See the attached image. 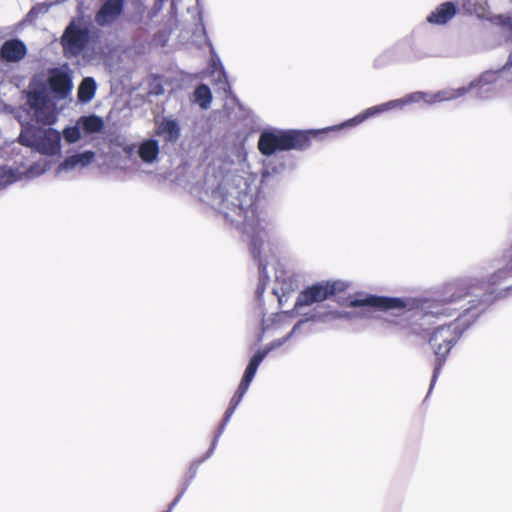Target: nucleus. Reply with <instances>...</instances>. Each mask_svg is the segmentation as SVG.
<instances>
[{"mask_svg":"<svg viewBox=\"0 0 512 512\" xmlns=\"http://www.w3.org/2000/svg\"><path fill=\"white\" fill-rule=\"evenodd\" d=\"M49 10V5L45 3L37 4L29 11L26 18L21 22V25L32 23L39 15L46 14Z\"/></svg>","mask_w":512,"mask_h":512,"instance_id":"7c9ffc66","label":"nucleus"},{"mask_svg":"<svg viewBox=\"0 0 512 512\" xmlns=\"http://www.w3.org/2000/svg\"><path fill=\"white\" fill-rule=\"evenodd\" d=\"M160 36V39L164 36H167L168 34H165V33H162V34H158Z\"/></svg>","mask_w":512,"mask_h":512,"instance_id":"3c124183","label":"nucleus"},{"mask_svg":"<svg viewBox=\"0 0 512 512\" xmlns=\"http://www.w3.org/2000/svg\"><path fill=\"white\" fill-rule=\"evenodd\" d=\"M79 166L75 154L66 157L58 166L57 173L61 171H71Z\"/></svg>","mask_w":512,"mask_h":512,"instance_id":"c9c22d12","label":"nucleus"},{"mask_svg":"<svg viewBox=\"0 0 512 512\" xmlns=\"http://www.w3.org/2000/svg\"><path fill=\"white\" fill-rule=\"evenodd\" d=\"M437 57H460L488 51L496 46L485 34L449 35L436 34Z\"/></svg>","mask_w":512,"mask_h":512,"instance_id":"39448f33","label":"nucleus"},{"mask_svg":"<svg viewBox=\"0 0 512 512\" xmlns=\"http://www.w3.org/2000/svg\"><path fill=\"white\" fill-rule=\"evenodd\" d=\"M165 92L164 87L158 77H155L149 85V95L160 96Z\"/></svg>","mask_w":512,"mask_h":512,"instance_id":"a19ab883","label":"nucleus"},{"mask_svg":"<svg viewBox=\"0 0 512 512\" xmlns=\"http://www.w3.org/2000/svg\"><path fill=\"white\" fill-rule=\"evenodd\" d=\"M315 312L325 313V321L331 316L334 319H350L351 312L341 310H315Z\"/></svg>","mask_w":512,"mask_h":512,"instance_id":"4c0bfd02","label":"nucleus"},{"mask_svg":"<svg viewBox=\"0 0 512 512\" xmlns=\"http://www.w3.org/2000/svg\"><path fill=\"white\" fill-rule=\"evenodd\" d=\"M52 97L57 100L66 99L73 88L72 70L68 63L50 69L47 83Z\"/></svg>","mask_w":512,"mask_h":512,"instance_id":"f8f14e48","label":"nucleus"},{"mask_svg":"<svg viewBox=\"0 0 512 512\" xmlns=\"http://www.w3.org/2000/svg\"><path fill=\"white\" fill-rule=\"evenodd\" d=\"M166 0H155V3L150 11V18L156 17L162 10L163 4Z\"/></svg>","mask_w":512,"mask_h":512,"instance_id":"37998d69","label":"nucleus"},{"mask_svg":"<svg viewBox=\"0 0 512 512\" xmlns=\"http://www.w3.org/2000/svg\"><path fill=\"white\" fill-rule=\"evenodd\" d=\"M49 168L50 164L47 161H44L43 163L35 162L30 165L27 172L30 176L35 177L44 174Z\"/></svg>","mask_w":512,"mask_h":512,"instance_id":"f704fd0d","label":"nucleus"},{"mask_svg":"<svg viewBox=\"0 0 512 512\" xmlns=\"http://www.w3.org/2000/svg\"><path fill=\"white\" fill-rule=\"evenodd\" d=\"M200 200L222 215L227 224L249 237V251L258 266L255 296L260 300L270 280L267 262L261 256L264 241L269 235V224L255 205L249 179L236 172L208 169Z\"/></svg>","mask_w":512,"mask_h":512,"instance_id":"f03ea898","label":"nucleus"},{"mask_svg":"<svg viewBox=\"0 0 512 512\" xmlns=\"http://www.w3.org/2000/svg\"><path fill=\"white\" fill-rule=\"evenodd\" d=\"M313 321H321L325 322V313L320 312H313L311 314L306 315L305 318L300 319L295 323V325L292 327L290 332L295 335L299 332L300 328L307 322H313Z\"/></svg>","mask_w":512,"mask_h":512,"instance_id":"c756f323","label":"nucleus"},{"mask_svg":"<svg viewBox=\"0 0 512 512\" xmlns=\"http://www.w3.org/2000/svg\"><path fill=\"white\" fill-rule=\"evenodd\" d=\"M213 96L210 87L207 84H199L193 92V101L200 106L201 109H208L211 105Z\"/></svg>","mask_w":512,"mask_h":512,"instance_id":"5701e85b","label":"nucleus"},{"mask_svg":"<svg viewBox=\"0 0 512 512\" xmlns=\"http://www.w3.org/2000/svg\"><path fill=\"white\" fill-rule=\"evenodd\" d=\"M273 350H275V348L270 342L263 349L257 350L251 357L261 364L267 355Z\"/></svg>","mask_w":512,"mask_h":512,"instance_id":"ea45409f","label":"nucleus"},{"mask_svg":"<svg viewBox=\"0 0 512 512\" xmlns=\"http://www.w3.org/2000/svg\"><path fill=\"white\" fill-rule=\"evenodd\" d=\"M27 54V47L18 38L6 40L0 48V58L5 63H18Z\"/></svg>","mask_w":512,"mask_h":512,"instance_id":"f3484780","label":"nucleus"},{"mask_svg":"<svg viewBox=\"0 0 512 512\" xmlns=\"http://www.w3.org/2000/svg\"><path fill=\"white\" fill-rule=\"evenodd\" d=\"M279 304L282 305V299L279 297Z\"/></svg>","mask_w":512,"mask_h":512,"instance_id":"864d4df0","label":"nucleus"},{"mask_svg":"<svg viewBox=\"0 0 512 512\" xmlns=\"http://www.w3.org/2000/svg\"><path fill=\"white\" fill-rule=\"evenodd\" d=\"M61 139V133L57 129L32 124L23 125L18 136L21 145L45 156L61 154Z\"/></svg>","mask_w":512,"mask_h":512,"instance_id":"423d86ee","label":"nucleus"},{"mask_svg":"<svg viewBox=\"0 0 512 512\" xmlns=\"http://www.w3.org/2000/svg\"><path fill=\"white\" fill-rule=\"evenodd\" d=\"M468 93L469 91L467 85L461 86L459 88L442 89L437 92L431 93L432 104L455 100L465 96Z\"/></svg>","mask_w":512,"mask_h":512,"instance_id":"412c9836","label":"nucleus"},{"mask_svg":"<svg viewBox=\"0 0 512 512\" xmlns=\"http://www.w3.org/2000/svg\"><path fill=\"white\" fill-rule=\"evenodd\" d=\"M159 152V141L155 138L144 139L137 145V155L145 164H153L156 162Z\"/></svg>","mask_w":512,"mask_h":512,"instance_id":"6ab92c4d","label":"nucleus"},{"mask_svg":"<svg viewBox=\"0 0 512 512\" xmlns=\"http://www.w3.org/2000/svg\"><path fill=\"white\" fill-rule=\"evenodd\" d=\"M188 489V483H182L181 486H180V489H179V492L178 494L176 495V497L172 500V502L169 504L168 506V509L164 512H172V510L175 508V506L180 502V500L182 499L183 495L185 494V492L187 491Z\"/></svg>","mask_w":512,"mask_h":512,"instance_id":"79ce46f5","label":"nucleus"},{"mask_svg":"<svg viewBox=\"0 0 512 512\" xmlns=\"http://www.w3.org/2000/svg\"><path fill=\"white\" fill-rule=\"evenodd\" d=\"M512 82V71L505 65L497 69L482 72L467 84L469 93L479 100H488L495 96L496 87L502 88Z\"/></svg>","mask_w":512,"mask_h":512,"instance_id":"6e6552de","label":"nucleus"},{"mask_svg":"<svg viewBox=\"0 0 512 512\" xmlns=\"http://www.w3.org/2000/svg\"><path fill=\"white\" fill-rule=\"evenodd\" d=\"M63 32L70 33V32H88V31L82 30V29H79L78 27H76L75 21L73 20L70 22V24L65 28V30Z\"/></svg>","mask_w":512,"mask_h":512,"instance_id":"a18cd8bd","label":"nucleus"},{"mask_svg":"<svg viewBox=\"0 0 512 512\" xmlns=\"http://www.w3.org/2000/svg\"><path fill=\"white\" fill-rule=\"evenodd\" d=\"M349 284L343 280H325L316 282L303 289L294 304L293 310H299L314 303L323 302L346 291Z\"/></svg>","mask_w":512,"mask_h":512,"instance_id":"9d476101","label":"nucleus"},{"mask_svg":"<svg viewBox=\"0 0 512 512\" xmlns=\"http://www.w3.org/2000/svg\"><path fill=\"white\" fill-rule=\"evenodd\" d=\"M96 90H97V84L93 77L83 78V80L81 81V83L78 87V92H77L78 101L82 104L89 103L94 98Z\"/></svg>","mask_w":512,"mask_h":512,"instance_id":"4be33fe9","label":"nucleus"},{"mask_svg":"<svg viewBox=\"0 0 512 512\" xmlns=\"http://www.w3.org/2000/svg\"><path fill=\"white\" fill-rule=\"evenodd\" d=\"M219 438L220 437H217L214 435L213 439H212V442L210 444V447L208 448V450L206 451V453L203 455V457L201 458H198V459H195L191 462L190 464V472H191V478H195L196 475H197V472H198V469H199V466L204 462L206 461L208 458H210L216 447H217V444H218V441H219Z\"/></svg>","mask_w":512,"mask_h":512,"instance_id":"a878e982","label":"nucleus"},{"mask_svg":"<svg viewBox=\"0 0 512 512\" xmlns=\"http://www.w3.org/2000/svg\"><path fill=\"white\" fill-rule=\"evenodd\" d=\"M77 122L82 133L86 136L100 133L105 127L103 118L94 113L80 116Z\"/></svg>","mask_w":512,"mask_h":512,"instance_id":"aec40b11","label":"nucleus"},{"mask_svg":"<svg viewBox=\"0 0 512 512\" xmlns=\"http://www.w3.org/2000/svg\"><path fill=\"white\" fill-rule=\"evenodd\" d=\"M194 478H191V472H190V467L188 468V472H187V477L186 479L182 482V483H188V487L190 486V483L191 481L193 480Z\"/></svg>","mask_w":512,"mask_h":512,"instance_id":"8fccbe9b","label":"nucleus"},{"mask_svg":"<svg viewBox=\"0 0 512 512\" xmlns=\"http://www.w3.org/2000/svg\"><path fill=\"white\" fill-rule=\"evenodd\" d=\"M506 43L510 46V52L507 61L505 62V66H507L512 71V34H508L506 38Z\"/></svg>","mask_w":512,"mask_h":512,"instance_id":"c03bdc74","label":"nucleus"},{"mask_svg":"<svg viewBox=\"0 0 512 512\" xmlns=\"http://www.w3.org/2000/svg\"><path fill=\"white\" fill-rule=\"evenodd\" d=\"M491 22L499 27L512 30V15L499 14L491 18Z\"/></svg>","mask_w":512,"mask_h":512,"instance_id":"473e14b6","label":"nucleus"},{"mask_svg":"<svg viewBox=\"0 0 512 512\" xmlns=\"http://www.w3.org/2000/svg\"><path fill=\"white\" fill-rule=\"evenodd\" d=\"M82 131H81V128L78 124V122L76 121V124L73 125V126H66L62 133H61V136L64 138V140L68 143V144H74L76 142H78L81 137H82Z\"/></svg>","mask_w":512,"mask_h":512,"instance_id":"cd10ccee","label":"nucleus"},{"mask_svg":"<svg viewBox=\"0 0 512 512\" xmlns=\"http://www.w3.org/2000/svg\"><path fill=\"white\" fill-rule=\"evenodd\" d=\"M344 130L336 125L321 129H280L268 128L263 130L258 138V150L267 159L263 161L262 181L269 177L280 176L296 167L293 157L281 154L291 150H307L313 139L322 140L331 132Z\"/></svg>","mask_w":512,"mask_h":512,"instance_id":"7ed1b4c3","label":"nucleus"},{"mask_svg":"<svg viewBox=\"0 0 512 512\" xmlns=\"http://www.w3.org/2000/svg\"><path fill=\"white\" fill-rule=\"evenodd\" d=\"M436 34H410L374 60V67L384 68L396 63H410L427 57H437Z\"/></svg>","mask_w":512,"mask_h":512,"instance_id":"20e7f679","label":"nucleus"},{"mask_svg":"<svg viewBox=\"0 0 512 512\" xmlns=\"http://www.w3.org/2000/svg\"><path fill=\"white\" fill-rule=\"evenodd\" d=\"M293 336H294V335H293L291 332H289V333H287L285 336H283V337H281V338H279V339H280L281 341H283V345H284V344H285L286 342H288V341H289Z\"/></svg>","mask_w":512,"mask_h":512,"instance_id":"49530a36","label":"nucleus"},{"mask_svg":"<svg viewBox=\"0 0 512 512\" xmlns=\"http://www.w3.org/2000/svg\"><path fill=\"white\" fill-rule=\"evenodd\" d=\"M181 131L180 122L173 115L155 121L154 133L166 144H176L181 138Z\"/></svg>","mask_w":512,"mask_h":512,"instance_id":"2eb2a0df","label":"nucleus"},{"mask_svg":"<svg viewBox=\"0 0 512 512\" xmlns=\"http://www.w3.org/2000/svg\"><path fill=\"white\" fill-rule=\"evenodd\" d=\"M462 6L469 14L483 16L486 12V2L484 0H464Z\"/></svg>","mask_w":512,"mask_h":512,"instance_id":"bb28decb","label":"nucleus"},{"mask_svg":"<svg viewBox=\"0 0 512 512\" xmlns=\"http://www.w3.org/2000/svg\"><path fill=\"white\" fill-rule=\"evenodd\" d=\"M457 13V7L453 2H444L438 5L427 16V22L431 24L444 25L448 23Z\"/></svg>","mask_w":512,"mask_h":512,"instance_id":"a211bd4d","label":"nucleus"},{"mask_svg":"<svg viewBox=\"0 0 512 512\" xmlns=\"http://www.w3.org/2000/svg\"><path fill=\"white\" fill-rule=\"evenodd\" d=\"M259 366H260V363L251 357L249 359V362H248L245 370H244V373H243L240 383L250 386L251 382L253 381V379L257 373Z\"/></svg>","mask_w":512,"mask_h":512,"instance_id":"c85d7f7f","label":"nucleus"},{"mask_svg":"<svg viewBox=\"0 0 512 512\" xmlns=\"http://www.w3.org/2000/svg\"><path fill=\"white\" fill-rule=\"evenodd\" d=\"M424 102L428 105H432V97L430 92L415 91L405 95L399 99L389 100L387 102L369 107L354 117L347 119L336 125L337 128H353L356 127L366 120L378 116L382 113L389 112L392 110H402L406 105L416 104Z\"/></svg>","mask_w":512,"mask_h":512,"instance_id":"0eeeda50","label":"nucleus"},{"mask_svg":"<svg viewBox=\"0 0 512 512\" xmlns=\"http://www.w3.org/2000/svg\"><path fill=\"white\" fill-rule=\"evenodd\" d=\"M293 336H294V335H293L291 332H289V333H287L285 336H283V337H281V338H279V339H280L281 341H283V345H284V344H285L286 342H288V341H289Z\"/></svg>","mask_w":512,"mask_h":512,"instance_id":"de8ad7c7","label":"nucleus"},{"mask_svg":"<svg viewBox=\"0 0 512 512\" xmlns=\"http://www.w3.org/2000/svg\"><path fill=\"white\" fill-rule=\"evenodd\" d=\"M248 389H249V386L239 383L235 393L233 394L232 398L230 399L229 407L236 410L237 407L239 406V404L241 403L244 395L248 391Z\"/></svg>","mask_w":512,"mask_h":512,"instance_id":"2f4dec72","label":"nucleus"},{"mask_svg":"<svg viewBox=\"0 0 512 512\" xmlns=\"http://www.w3.org/2000/svg\"><path fill=\"white\" fill-rule=\"evenodd\" d=\"M234 412H235V409H233V408L228 406V408L224 412V415H223V418L221 420V423H220L217 431L214 434L215 436L221 437V435L223 434L227 424L229 423L231 417L233 416Z\"/></svg>","mask_w":512,"mask_h":512,"instance_id":"e433bc0d","label":"nucleus"},{"mask_svg":"<svg viewBox=\"0 0 512 512\" xmlns=\"http://www.w3.org/2000/svg\"><path fill=\"white\" fill-rule=\"evenodd\" d=\"M79 166L86 167L90 165L95 159V152L92 150H85L75 153Z\"/></svg>","mask_w":512,"mask_h":512,"instance_id":"72a5a7b5","label":"nucleus"},{"mask_svg":"<svg viewBox=\"0 0 512 512\" xmlns=\"http://www.w3.org/2000/svg\"><path fill=\"white\" fill-rule=\"evenodd\" d=\"M132 151H133V147H130L128 152L131 153Z\"/></svg>","mask_w":512,"mask_h":512,"instance_id":"603ef678","label":"nucleus"},{"mask_svg":"<svg viewBox=\"0 0 512 512\" xmlns=\"http://www.w3.org/2000/svg\"><path fill=\"white\" fill-rule=\"evenodd\" d=\"M271 343L273 344L275 349L280 348L281 346H283V341H281L279 338L271 341Z\"/></svg>","mask_w":512,"mask_h":512,"instance_id":"09e8293b","label":"nucleus"},{"mask_svg":"<svg viewBox=\"0 0 512 512\" xmlns=\"http://www.w3.org/2000/svg\"><path fill=\"white\" fill-rule=\"evenodd\" d=\"M350 307H361L377 311L402 310L407 301L401 297L378 296L373 294L359 295L349 299Z\"/></svg>","mask_w":512,"mask_h":512,"instance_id":"9b49d317","label":"nucleus"},{"mask_svg":"<svg viewBox=\"0 0 512 512\" xmlns=\"http://www.w3.org/2000/svg\"><path fill=\"white\" fill-rule=\"evenodd\" d=\"M205 36V40L208 42V45L210 47V59L208 62V69L211 73V76L213 78L214 84L218 87L219 90H222L224 93H232L231 87L228 81V75L224 68V65L215 51L214 46L212 45L211 41L207 38L208 34H202Z\"/></svg>","mask_w":512,"mask_h":512,"instance_id":"4468645a","label":"nucleus"},{"mask_svg":"<svg viewBox=\"0 0 512 512\" xmlns=\"http://www.w3.org/2000/svg\"><path fill=\"white\" fill-rule=\"evenodd\" d=\"M51 98L52 94L44 82H39L27 93V104L35 115L48 125L56 121L55 114L46 113Z\"/></svg>","mask_w":512,"mask_h":512,"instance_id":"ddd939ff","label":"nucleus"},{"mask_svg":"<svg viewBox=\"0 0 512 512\" xmlns=\"http://www.w3.org/2000/svg\"><path fill=\"white\" fill-rule=\"evenodd\" d=\"M124 8V0H106L95 16V21L100 26H108L114 23Z\"/></svg>","mask_w":512,"mask_h":512,"instance_id":"dca6fc26","label":"nucleus"},{"mask_svg":"<svg viewBox=\"0 0 512 512\" xmlns=\"http://www.w3.org/2000/svg\"><path fill=\"white\" fill-rule=\"evenodd\" d=\"M22 174L8 165H0V191L21 180Z\"/></svg>","mask_w":512,"mask_h":512,"instance_id":"b1692460","label":"nucleus"},{"mask_svg":"<svg viewBox=\"0 0 512 512\" xmlns=\"http://www.w3.org/2000/svg\"><path fill=\"white\" fill-rule=\"evenodd\" d=\"M273 350H275V348L270 342L263 349L257 350L251 357L261 364L267 355Z\"/></svg>","mask_w":512,"mask_h":512,"instance_id":"58836bf2","label":"nucleus"},{"mask_svg":"<svg viewBox=\"0 0 512 512\" xmlns=\"http://www.w3.org/2000/svg\"><path fill=\"white\" fill-rule=\"evenodd\" d=\"M105 34H61L60 43L68 59L83 55H106L111 49L101 44Z\"/></svg>","mask_w":512,"mask_h":512,"instance_id":"1a4fd4ad","label":"nucleus"},{"mask_svg":"<svg viewBox=\"0 0 512 512\" xmlns=\"http://www.w3.org/2000/svg\"><path fill=\"white\" fill-rule=\"evenodd\" d=\"M219 438L220 437H217L214 435L213 439H212V442L210 444V447L208 448V450L206 451V453L203 455V457L201 458H198V459H195L191 462L190 464V472H191V478H195L196 475H197V472H198V469H199V466L204 462L206 461L208 458H210L216 447H217V444H218V441H219Z\"/></svg>","mask_w":512,"mask_h":512,"instance_id":"393cba45","label":"nucleus"},{"mask_svg":"<svg viewBox=\"0 0 512 512\" xmlns=\"http://www.w3.org/2000/svg\"><path fill=\"white\" fill-rule=\"evenodd\" d=\"M494 262H503V265L485 278L457 279L445 284L437 296L417 300L412 318L423 329L435 320L451 317L463 309L454 322L439 325L429 337L436 359L428 394L463 332L497 299L512 293V244L501 259Z\"/></svg>","mask_w":512,"mask_h":512,"instance_id":"f257e3e1","label":"nucleus"}]
</instances>
